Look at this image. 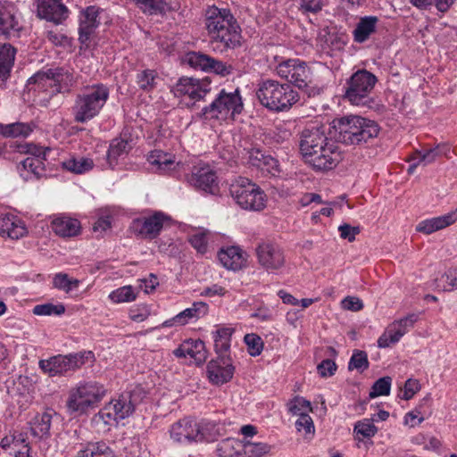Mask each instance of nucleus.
Returning a JSON list of instances; mask_svg holds the SVG:
<instances>
[{"instance_id":"f257e3e1","label":"nucleus","mask_w":457,"mask_h":457,"mask_svg":"<svg viewBox=\"0 0 457 457\" xmlns=\"http://www.w3.org/2000/svg\"><path fill=\"white\" fill-rule=\"evenodd\" d=\"M256 96L262 106L275 112H287L299 99V94L289 84L266 79L258 84Z\"/></svg>"},{"instance_id":"f03ea898","label":"nucleus","mask_w":457,"mask_h":457,"mask_svg":"<svg viewBox=\"0 0 457 457\" xmlns=\"http://www.w3.org/2000/svg\"><path fill=\"white\" fill-rule=\"evenodd\" d=\"M337 139L345 145H358L378 137L379 128L371 120L361 116H347L334 120Z\"/></svg>"},{"instance_id":"7ed1b4c3","label":"nucleus","mask_w":457,"mask_h":457,"mask_svg":"<svg viewBox=\"0 0 457 457\" xmlns=\"http://www.w3.org/2000/svg\"><path fill=\"white\" fill-rule=\"evenodd\" d=\"M110 89L103 83L87 86L77 95L72 106L74 120L86 123L96 117L109 99Z\"/></svg>"},{"instance_id":"20e7f679","label":"nucleus","mask_w":457,"mask_h":457,"mask_svg":"<svg viewBox=\"0 0 457 457\" xmlns=\"http://www.w3.org/2000/svg\"><path fill=\"white\" fill-rule=\"evenodd\" d=\"M107 392L105 386L96 380L79 381L69 393L66 402L68 411L84 414L98 406Z\"/></svg>"},{"instance_id":"39448f33","label":"nucleus","mask_w":457,"mask_h":457,"mask_svg":"<svg viewBox=\"0 0 457 457\" xmlns=\"http://www.w3.org/2000/svg\"><path fill=\"white\" fill-rule=\"evenodd\" d=\"M243 109L244 104L238 89L233 92L221 89L212 102L202 109L199 115L204 120H233Z\"/></svg>"},{"instance_id":"423d86ee","label":"nucleus","mask_w":457,"mask_h":457,"mask_svg":"<svg viewBox=\"0 0 457 457\" xmlns=\"http://www.w3.org/2000/svg\"><path fill=\"white\" fill-rule=\"evenodd\" d=\"M92 351L83 350L68 354H57L38 361L39 369L49 377L64 376L81 369L87 363H94Z\"/></svg>"},{"instance_id":"0eeeda50","label":"nucleus","mask_w":457,"mask_h":457,"mask_svg":"<svg viewBox=\"0 0 457 457\" xmlns=\"http://www.w3.org/2000/svg\"><path fill=\"white\" fill-rule=\"evenodd\" d=\"M377 82V78L366 70L354 72L347 82L345 98L352 104L372 108L374 100L370 94Z\"/></svg>"},{"instance_id":"6e6552de","label":"nucleus","mask_w":457,"mask_h":457,"mask_svg":"<svg viewBox=\"0 0 457 457\" xmlns=\"http://www.w3.org/2000/svg\"><path fill=\"white\" fill-rule=\"evenodd\" d=\"M230 194L242 209L259 212L266 206L267 195L264 191L246 178H239L231 184Z\"/></svg>"},{"instance_id":"1a4fd4ad","label":"nucleus","mask_w":457,"mask_h":457,"mask_svg":"<svg viewBox=\"0 0 457 457\" xmlns=\"http://www.w3.org/2000/svg\"><path fill=\"white\" fill-rule=\"evenodd\" d=\"M277 74L302 89L312 82V71L307 63L299 59H287L279 62L276 68Z\"/></svg>"},{"instance_id":"9d476101","label":"nucleus","mask_w":457,"mask_h":457,"mask_svg":"<svg viewBox=\"0 0 457 457\" xmlns=\"http://www.w3.org/2000/svg\"><path fill=\"white\" fill-rule=\"evenodd\" d=\"M305 162L315 170H327L335 168L341 161V153L335 141L328 137L318 149L303 156Z\"/></svg>"},{"instance_id":"9b49d317","label":"nucleus","mask_w":457,"mask_h":457,"mask_svg":"<svg viewBox=\"0 0 457 457\" xmlns=\"http://www.w3.org/2000/svg\"><path fill=\"white\" fill-rule=\"evenodd\" d=\"M146 391L141 386H136L129 391L123 392L118 398L109 403L114 411L113 416L120 420H124L135 411L136 407L146 397Z\"/></svg>"},{"instance_id":"f8f14e48","label":"nucleus","mask_w":457,"mask_h":457,"mask_svg":"<svg viewBox=\"0 0 457 457\" xmlns=\"http://www.w3.org/2000/svg\"><path fill=\"white\" fill-rule=\"evenodd\" d=\"M211 90L212 87L209 79L188 77L179 79L173 88L176 96L188 97L194 102L203 100Z\"/></svg>"},{"instance_id":"ddd939ff","label":"nucleus","mask_w":457,"mask_h":457,"mask_svg":"<svg viewBox=\"0 0 457 457\" xmlns=\"http://www.w3.org/2000/svg\"><path fill=\"white\" fill-rule=\"evenodd\" d=\"M241 28L235 21L231 24L220 32V36H214L209 41V45L215 53L224 54L229 50H234L241 46Z\"/></svg>"},{"instance_id":"4468645a","label":"nucleus","mask_w":457,"mask_h":457,"mask_svg":"<svg viewBox=\"0 0 457 457\" xmlns=\"http://www.w3.org/2000/svg\"><path fill=\"white\" fill-rule=\"evenodd\" d=\"M167 219L168 217L164 213L155 212L152 215L133 220L130 229L137 236L152 239L160 234Z\"/></svg>"},{"instance_id":"2eb2a0df","label":"nucleus","mask_w":457,"mask_h":457,"mask_svg":"<svg viewBox=\"0 0 457 457\" xmlns=\"http://www.w3.org/2000/svg\"><path fill=\"white\" fill-rule=\"evenodd\" d=\"M259 264L268 271H275L285 264V256L281 248L271 242H263L256 248Z\"/></svg>"},{"instance_id":"dca6fc26","label":"nucleus","mask_w":457,"mask_h":457,"mask_svg":"<svg viewBox=\"0 0 457 457\" xmlns=\"http://www.w3.org/2000/svg\"><path fill=\"white\" fill-rule=\"evenodd\" d=\"M237 21L230 10L227 8H218L216 6L210 7L206 12L205 29L209 37V41L214 36H220V32L224 30L228 24H231Z\"/></svg>"},{"instance_id":"f3484780","label":"nucleus","mask_w":457,"mask_h":457,"mask_svg":"<svg viewBox=\"0 0 457 457\" xmlns=\"http://www.w3.org/2000/svg\"><path fill=\"white\" fill-rule=\"evenodd\" d=\"M21 29L15 6L12 3L0 1V35L6 38L19 37Z\"/></svg>"},{"instance_id":"a211bd4d","label":"nucleus","mask_w":457,"mask_h":457,"mask_svg":"<svg viewBox=\"0 0 457 457\" xmlns=\"http://www.w3.org/2000/svg\"><path fill=\"white\" fill-rule=\"evenodd\" d=\"M40 19L61 24L68 18L69 10L62 0H34Z\"/></svg>"},{"instance_id":"6ab92c4d","label":"nucleus","mask_w":457,"mask_h":457,"mask_svg":"<svg viewBox=\"0 0 457 457\" xmlns=\"http://www.w3.org/2000/svg\"><path fill=\"white\" fill-rule=\"evenodd\" d=\"M198 421L191 418L181 419L170 426V438L179 444L197 443Z\"/></svg>"},{"instance_id":"aec40b11","label":"nucleus","mask_w":457,"mask_h":457,"mask_svg":"<svg viewBox=\"0 0 457 457\" xmlns=\"http://www.w3.org/2000/svg\"><path fill=\"white\" fill-rule=\"evenodd\" d=\"M235 368L229 356H218L207 364V374L214 385L228 382L234 375Z\"/></svg>"},{"instance_id":"412c9836","label":"nucleus","mask_w":457,"mask_h":457,"mask_svg":"<svg viewBox=\"0 0 457 457\" xmlns=\"http://www.w3.org/2000/svg\"><path fill=\"white\" fill-rule=\"evenodd\" d=\"M100 10L96 6H88L80 14L79 40L86 46H88L91 37L100 24Z\"/></svg>"},{"instance_id":"4be33fe9","label":"nucleus","mask_w":457,"mask_h":457,"mask_svg":"<svg viewBox=\"0 0 457 457\" xmlns=\"http://www.w3.org/2000/svg\"><path fill=\"white\" fill-rule=\"evenodd\" d=\"M188 182L198 190L214 194L218 188L216 173L209 167H195Z\"/></svg>"},{"instance_id":"5701e85b","label":"nucleus","mask_w":457,"mask_h":457,"mask_svg":"<svg viewBox=\"0 0 457 457\" xmlns=\"http://www.w3.org/2000/svg\"><path fill=\"white\" fill-rule=\"evenodd\" d=\"M323 128L318 126H310L305 128L300 135L299 146L303 156L310 154L312 150H316L327 140Z\"/></svg>"},{"instance_id":"b1692460","label":"nucleus","mask_w":457,"mask_h":457,"mask_svg":"<svg viewBox=\"0 0 457 457\" xmlns=\"http://www.w3.org/2000/svg\"><path fill=\"white\" fill-rule=\"evenodd\" d=\"M29 446L21 434L5 436L0 443V457H29Z\"/></svg>"},{"instance_id":"393cba45","label":"nucleus","mask_w":457,"mask_h":457,"mask_svg":"<svg viewBox=\"0 0 457 457\" xmlns=\"http://www.w3.org/2000/svg\"><path fill=\"white\" fill-rule=\"evenodd\" d=\"M147 161L160 174H170L177 170L180 164L173 154L162 150L152 151L147 156Z\"/></svg>"},{"instance_id":"a878e982","label":"nucleus","mask_w":457,"mask_h":457,"mask_svg":"<svg viewBox=\"0 0 457 457\" xmlns=\"http://www.w3.org/2000/svg\"><path fill=\"white\" fill-rule=\"evenodd\" d=\"M207 305L203 302H195L191 307L185 309L174 317L165 320L162 328L184 326L193 320H198L207 312Z\"/></svg>"},{"instance_id":"bb28decb","label":"nucleus","mask_w":457,"mask_h":457,"mask_svg":"<svg viewBox=\"0 0 457 457\" xmlns=\"http://www.w3.org/2000/svg\"><path fill=\"white\" fill-rule=\"evenodd\" d=\"M173 353L178 358L190 357L198 364L205 361L207 358L204 343L199 339L184 341L173 351Z\"/></svg>"},{"instance_id":"cd10ccee","label":"nucleus","mask_w":457,"mask_h":457,"mask_svg":"<svg viewBox=\"0 0 457 457\" xmlns=\"http://www.w3.org/2000/svg\"><path fill=\"white\" fill-rule=\"evenodd\" d=\"M218 258L223 267L231 270H238L246 263L245 253L234 245L221 248L218 253Z\"/></svg>"},{"instance_id":"c85d7f7f","label":"nucleus","mask_w":457,"mask_h":457,"mask_svg":"<svg viewBox=\"0 0 457 457\" xmlns=\"http://www.w3.org/2000/svg\"><path fill=\"white\" fill-rule=\"evenodd\" d=\"M457 221V208L441 216L426 219L419 222L416 230L426 235L443 229Z\"/></svg>"},{"instance_id":"c756f323","label":"nucleus","mask_w":457,"mask_h":457,"mask_svg":"<svg viewBox=\"0 0 457 457\" xmlns=\"http://www.w3.org/2000/svg\"><path fill=\"white\" fill-rule=\"evenodd\" d=\"M379 19L374 15L362 16L357 21L352 31L353 39L355 43L362 44L377 32Z\"/></svg>"},{"instance_id":"7c9ffc66","label":"nucleus","mask_w":457,"mask_h":457,"mask_svg":"<svg viewBox=\"0 0 457 457\" xmlns=\"http://www.w3.org/2000/svg\"><path fill=\"white\" fill-rule=\"evenodd\" d=\"M27 229L23 222L11 213L0 214V236L11 239H19L25 236Z\"/></svg>"},{"instance_id":"2f4dec72","label":"nucleus","mask_w":457,"mask_h":457,"mask_svg":"<svg viewBox=\"0 0 457 457\" xmlns=\"http://www.w3.org/2000/svg\"><path fill=\"white\" fill-rule=\"evenodd\" d=\"M54 87V79L53 74H50V69L37 71L27 81V88L29 91L43 92L49 96L57 94V92L53 91Z\"/></svg>"},{"instance_id":"473e14b6","label":"nucleus","mask_w":457,"mask_h":457,"mask_svg":"<svg viewBox=\"0 0 457 457\" xmlns=\"http://www.w3.org/2000/svg\"><path fill=\"white\" fill-rule=\"evenodd\" d=\"M50 74H53L55 84L53 91L57 94L69 92L77 84L78 74L69 68H51Z\"/></svg>"},{"instance_id":"72a5a7b5","label":"nucleus","mask_w":457,"mask_h":457,"mask_svg":"<svg viewBox=\"0 0 457 457\" xmlns=\"http://www.w3.org/2000/svg\"><path fill=\"white\" fill-rule=\"evenodd\" d=\"M130 149V141L126 135L112 139L106 154V166L113 169L118 163V159L126 155Z\"/></svg>"},{"instance_id":"f704fd0d","label":"nucleus","mask_w":457,"mask_h":457,"mask_svg":"<svg viewBox=\"0 0 457 457\" xmlns=\"http://www.w3.org/2000/svg\"><path fill=\"white\" fill-rule=\"evenodd\" d=\"M52 228L60 237H75L80 230V222L68 216H60L52 221Z\"/></svg>"},{"instance_id":"c9c22d12","label":"nucleus","mask_w":457,"mask_h":457,"mask_svg":"<svg viewBox=\"0 0 457 457\" xmlns=\"http://www.w3.org/2000/svg\"><path fill=\"white\" fill-rule=\"evenodd\" d=\"M199 433L197 443H212L223 435L224 426L215 421L203 420L198 421Z\"/></svg>"},{"instance_id":"e433bc0d","label":"nucleus","mask_w":457,"mask_h":457,"mask_svg":"<svg viewBox=\"0 0 457 457\" xmlns=\"http://www.w3.org/2000/svg\"><path fill=\"white\" fill-rule=\"evenodd\" d=\"M35 151L32 152L31 148H29V145H19V152H31L32 156H29L25 158L21 162V166L24 170L30 171L32 174L37 176V178L42 176L45 170L44 168V158L40 157L41 153L36 147H33Z\"/></svg>"},{"instance_id":"4c0bfd02","label":"nucleus","mask_w":457,"mask_h":457,"mask_svg":"<svg viewBox=\"0 0 457 457\" xmlns=\"http://www.w3.org/2000/svg\"><path fill=\"white\" fill-rule=\"evenodd\" d=\"M16 49L9 43L0 44V80L4 82L10 77L14 64Z\"/></svg>"},{"instance_id":"58836bf2","label":"nucleus","mask_w":457,"mask_h":457,"mask_svg":"<svg viewBox=\"0 0 457 457\" xmlns=\"http://www.w3.org/2000/svg\"><path fill=\"white\" fill-rule=\"evenodd\" d=\"M75 457H115V454L105 443L96 442L79 450Z\"/></svg>"},{"instance_id":"ea45409f","label":"nucleus","mask_w":457,"mask_h":457,"mask_svg":"<svg viewBox=\"0 0 457 457\" xmlns=\"http://www.w3.org/2000/svg\"><path fill=\"white\" fill-rule=\"evenodd\" d=\"M233 331L231 328H219L213 332L214 348L218 356H228Z\"/></svg>"},{"instance_id":"a19ab883","label":"nucleus","mask_w":457,"mask_h":457,"mask_svg":"<svg viewBox=\"0 0 457 457\" xmlns=\"http://www.w3.org/2000/svg\"><path fill=\"white\" fill-rule=\"evenodd\" d=\"M33 130L29 123L14 122L6 125L0 124V135L4 137H28Z\"/></svg>"},{"instance_id":"79ce46f5","label":"nucleus","mask_w":457,"mask_h":457,"mask_svg":"<svg viewBox=\"0 0 457 457\" xmlns=\"http://www.w3.org/2000/svg\"><path fill=\"white\" fill-rule=\"evenodd\" d=\"M160 78L154 70L145 69L137 73L136 82L138 87L145 92L153 91Z\"/></svg>"},{"instance_id":"37998d69","label":"nucleus","mask_w":457,"mask_h":457,"mask_svg":"<svg viewBox=\"0 0 457 457\" xmlns=\"http://www.w3.org/2000/svg\"><path fill=\"white\" fill-rule=\"evenodd\" d=\"M241 443L232 437L221 440L216 447L217 454L220 457H241Z\"/></svg>"},{"instance_id":"c03bdc74","label":"nucleus","mask_w":457,"mask_h":457,"mask_svg":"<svg viewBox=\"0 0 457 457\" xmlns=\"http://www.w3.org/2000/svg\"><path fill=\"white\" fill-rule=\"evenodd\" d=\"M435 287L438 291L457 290V269H449L435 279Z\"/></svg>"},{"instance_id":"a18cd8bd","label":"nucleus","mask_w":457,"mask_h":457,"mask_svg":"<svg viewBox=\"0 0 457 457\" xmlns=\"http://www.w3.org/2000/svg\"><path fill=\"white\" fill-rule=\"evenodd\" d=\"M63 167L73 173L82 174L90 170L93 166V161L86 157H70L62 162Z\"/></svg>"},{"instance_id":"49530a36","label":"nucleus","mask_w":457,"mask_h":457,"mask_svg":"<svg viewBox=\"0 0 457 457\" xmlns=\"http://www.w3.org/2000/svg\"><path fill=\"white\" fill-rule=\"evenodd\" d=\"M52 414L44 412L35 417L31 424V432L35 436L44 437L49 434L51 428Z\"/></svg>"},{"instance_id":"de8ad7c7","label":"nucleus","mask_w":457,"mask_h":457,"mask_svg":"<svg viewBox=\"0 0 457 457\" xmlns=\"http://www.w3.org/2000/svg\"><path fill=\"white\" fill-rule=\"evenodd\" d=\"M79 284V279L71 278L68 274L62 272L56 273L53 278L54 287L65 293L78 289Z\"/></svg>"},{"instance_id":"09e8293b","label":"nucleus","mask_w":457,"mask_h":457,"mask_svg":"<svg viewBox=\"0 0 457 457\" xmlns=\"http://www.w3.org/2000/svg\"><path fill=\"white\" fill-rule=\"evenodd\" d=\"M404 335L403 330L397 329V327L392 323L387 329L378 337V346L380 348H386L400 341Z\"/></svg>"},{"instance_id":"8fccbe9b","label":"nucleus","mask_w":457,"mask_h":457,"mask_svg":"<svg viewBox=\"0 0 457 457\" xmlns=\"http://www.w3.org/2000/svg\"><path fill=\"white\" fill-rule=\"evenodd\" d=\"M137 298V293L132 286L120 287L109 295V299L114 303H130Z\"/></svg>"},{"instance_id":"3c124183","label":"nucleus","mask_w":457,"mask_h":457,"mask_svg":"<svg viewBox=\"0 0 457 457\" xmlns=\"http://www.w3.org/2000/svg\"><path fill=\"white\" fill-rule=\"evenodd\" d=\"M455 1L456 0H410V3L419 9H427L431 5H435L439 12H445Z\"/></svg>"},{"instance_id":"603ef678","label":"nucleus","mask_w":457,"mask_h":457,"mask_svg":"<svg viewBox=\"0 0 457 457\" xmlns=\"http://www.w3.org/2000/svg\"><path fill=\"white\" fill-rule=\"evenodd\" d=\"M185 60L191 67L208 71L211 56L200 52H190L186 55Z\"/></svg>"},{"instance_id":"864d4df0","label":"nucleus","mask_w":457,"mask_h":457,"mask_svg":"<svg viewBox=\"0 0 457 457\" xmlns=\"http://www.w3.org/2000/svg\"><path fill=\"white\" fill-rule=\"evenodd\" d=\"M353 431L360 438H370L378 432V428L370 419H363L355 423Z\"/></svg>"},{"instance_id":"5fc2aeb1","label":"nucleus","mask_w":457,"mask_h":457,"mask_svg":"<svg viewBox=\"0 0 457 457\" xmlns=\"http://www.w3.org/2000/svg\"><path fill=\"white\" fill-rule=\"evenodd\" d=\"M65 312V306L62 303L54 304L52 303H46L43 304H37L33 308V313L37 316H60Z\"/></svg>"},{"instance_id":"6e6d98bb","label":"nucleus","mask_w":457,"mask_h":457,"mask_svg":"<svg viewBox=\"0 0 457 457\" xmlns=\"http://www.w3.org/2000/svg\"><path fill=\"white\" fill-rule=\"evenodd\" d=\"M369 368L368 355L364 351H353L350 361L348 362V370H357L360 372L364 371Z\"/></svg>"},{"instance_id":"4d7b16f0","label":"nucleus","mask_w":457,"mask_h":457,"mask_svg":"<svg viewBox=\"0 0 457 457\" xmlns=\"http://www.w3.org/2000/svg\"><path fill=\"white\" fill-rule=\"evenodd\" d=\"M392 379L390 377L378 378L372 386L370 392V398H376L381 395H388L390 394Z\"/></svg>"},{"instance_id":"13d9d810","label":"nucleus","mask_w":457,"mask_h":457,"mask_svg":"<svg viewBox=\"0 0 457 457\" xmlns=\"http://www.w3.org/2000/svg\"><path fill=\"white\" fill-rule=\"evenodd\" d=\"M208 235L207 230L197 231L190 236L189 242L197 252L204 253L207 251Z\"/></svg>"},{"instance_id":"bf43d9fd","label":"nucleus","mask_w":457,"mask_h":457,"mask_svg":"<svg viewBox=\"0 0 457 457\" xmlns=\"http://www.w3.org/2000/svg\"><path fill=\"white\" fill-rule=\"evenodd\" d=\"M245 343L247 345L248 353L251 356H258L263 348L262 338L256 334H247L245 336Z\"/></svg>"},{"instance_id":"052dcab7","label":"nucleus","mask_w":457,"mask_h":457,"mask_svg":"<svg viewBox=\"0 0 457 457\" xmlns=\"http://www.w3.org/2000/svg\"><path fill=\"white\" fill-rule=\"evenodd\" d=\"M114 411H112L110 403L106 404L99 412L94 416L93 420L96 424L103 422L105 425H111L113 422H117L119 418L113 416Z\"/></svg>"},{"instance_id":"680f3d73","label":"nucleus","mask_w":457,"mask_h":457,"mask_svg":"<svg viewBox=\"0 0 457 457\" xmlns=\"http://www.w3.org/2000/svg\"><path fill=\"white\" fill-rule=\"evenodd\" d=\"M438 154L437 147L420 150L414 154L413 160H417L420 164L428 165L434 162Z\"/></svg>"},{"instance_id":"e2e57ef3","label":"nucleus","mask_w":457,"mask_h":457,"mask_svg":"<svg viewBox=\"0 0 457 457\" xmlns=\"http://www.w3.org/2000/svg\"><path fill=\"white\" fill-rule=\"evenodd\" d=\"M428 401V398H424L422 400V403L418 408H416L414 411L407 412L404 416V424L410 427H415L416 425L420 424L424 420V415L421 412L420 409L423 406V404H425Z\"/></svg>"},{"instance_id":"0e129e2a","label":"nucleus","mask_w":457,"mask_h":457,"mask_svg":"<svg viewBox=\"0 0 457 457\" xmlns=\"http://www.w3.org/2000/svg\"><path fill=\"white\" fill-rule=\"evenodd\" d=\"M311 411V403L303 397L297 396L289 404V411L293 415H301V413H308Z\"/></svg>"},{"instance_id":"69168bd1","label":"nucleus","mask_w":457,"mask_h":457,"mask_svg":"<svg viewBox=\"0 0 457 457\" xmlns=\"http://www.w3.org/2000/svg\"><path fill=\"white\" fill-rule=\"evenodd\" d=\"M324 4V0H300L298 9L303 14H315L321 11Z\"/></svg>"},{"instance_id":"338daca9","label":"nucleus","mask_w":457,"mask_h":457,"mask_svg":"<svg viewBox=\"0 0 457 457\" xmlns=\"http://www.w3.org/2000/svg\"><path fill=\"white\" fill-rule=\"evenodd\" d=\"M208 71H213L214 73L220 75L222 77L228 76L232 73L233 68L231 65L227 64L221 61L216 60L211 57L210 66H208Z\"/></svg>"},{"instance_id":"774afa93","label":"nucleus","mask_w":457,"mask_h":457,"mask_svg":"<svg viewBox=\"0 0 457 457\" xmlns=\"http://www.w3.org/2000/svg\"><path fill=\"white\" fill-rule=\"evenodd\" d=\"M138 7L150 14L156 13L161 10L164 0H134Z\"/></svg>"}]
</instances>
